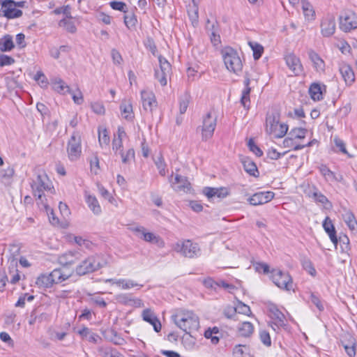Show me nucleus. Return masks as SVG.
I'll return each mask as SVG.
<instances>
[{
  "label": "nucleus",
  "instance_id": "obj_1",
  "mask_svg": "<svg viewBox=\"0 0 357 357\" xmlns=\"http://www.w3.org/2000/svg\"><path fill=\"white\" fill-rule=\"evenodd\" d=\"M172 318L176 326L187 334H190L199 328V319L192 310L178 309Z\"/></svg>",
  "mask_w": 357,
  "mask_h": 357
},
{
  "label": "nucleus",
  "instance_id": "obj_2",
  "mask_svg": "<svg viewBox=\"0 0 357 357\" xmlns=\"http://www.w3.org/2000/svg\"><path fill=\"white\" fill-rule=\"evenodd\" d=\"M280 113L276 109L268 111L266 116L265 131L266 134L273 135L275 138H282L287 133L289 126L284 123H280Z\"/></svg>",
  "mask_w": 357,
  "mask_h": 357
},
{
  "label": "nucleus",
  "instance_id": "obj_3",
  "mask_svg": "<svg viewBox=\"0 0 357 357\" xmlns=\"http://www.w3.org/2000/svg\"><path fill=\"white\" fill-rule=\"evenodd\" d=\"M221 55L226 68L236 75L243 70V61L238 52L231 47H225L221 50Z\"/></svg>",
  "mask_w": 357,
  "mask_h": 357
},
{
  "label": "nucleus",
  "instance_id": "obj_4",
  "mask_svg": "<svg viewBox=\"0 0 357 357\" xmlns=\"http://www.w3.org/2000/svg\"><path fill=\"white\" fill-rule=\"evenodd\" d=\"M172 249L177 253L188 258L198 257L201 255V249L197 243L191 240H181L174 243Z\"/></svg>",
  "mask_w": 357,
  "mask_h": 357
},
{
  "label": "nucleus",
  "instance_id": "obj_5",
  "mask_svg": "<svg viewBox=\"0 0 357 357\" xmlns=\"http://www.w3.org/2000/svg\"><path fill=\"white\" fill-rule=\"evenodd\" d=\"M66 151L68 158L71 162L77 161L82 155V139L79 133L73 132L67 143Z\"/></svg>",
  "mask_w": 357,
  "mask_h": 357
},
{
  "label": "nucleus",
  "instance_id": "obj_6",
  "mask_svg": "<svg viewBox=\"0 0 357 357\" xmlns=\"http://www.w3.org/2000/svg\"><path fill=\"white\" fill-rule=\"evenodd\" d=\"M217 125V116L212 112H208L204 117L202 121V139L207 141L212 138Z\"/></svg>",
  "mask_w": 357,
  "mask_h": 357
},
{
  "label": "nucleus",
  "instance_id": "obj_7",
  "mask_svg": "<svg viewBox=\"0 0 357 357\" xmlns=\"http://www.w3.org/2000/svg\"><path fill=\"white\" fill-rule=\"evenodd\" d=\"M271 279L273 283L280 289L289 291L293 289L291 277L287 272L276 269L271 271Z\"/></svg>",
  "mask_w": 357,
  "mask_h": 357
},
{
  "label": "nucleus",
  "instance_id": "obj_8",
  "mask_svg": "<svg viewBox=\"0 0 357 357\" xmlns=\"http://www.w3.org/2000/svg\"><path fill=\"white\" fill-rule=\"evenodd\" d=\"M100 268V261L95 256H90L82 261L81 263L77 266L75 272L78 275H84L93 273Z\"/></svg>",
  "mask_w": 357,
  "mask_h": 357
},
{
  "label": "nucleus",
  "instance_id": "obj_9",
  "mask_svg": "<svg viewBox=\"0 0 357 357\" xmlns=\"http://www.w3.org/2000/svg\"><path fill=\"white\" fill-rule=\"evenodd\" d=\"M160 68L155 70V78L158 79L161 86H166L167 77L171 74L172 66L169 61L162 56H158Z\"/></svg>",
  "mask_w": 357,
  "mask_h": 357
},
{
  "label": "nucleus",
  "instance_id": "obj_10",
  "mask_svg": "<svg viewBox=\"0 0 357 357\" xmlns=\"http://www.w3.org/2000/svg\"><path fill=\"white\" fill-rule=\"evenodd\" d=\"M0 16L8 19L18 18L22 15V11L15 6L14 0H0Z\"/></svg>",
  "mask_w": 357,
  "mask_h": 357
},
{
  "label": "nucleus",
  "instance_id": "obj_11",
  "mask_svg": "<svg viewBox=\"0 0 357 357\" xmlns=\"http://www.w3.org/2000/svg\"><path fill=\"white\" fill-rule=\"evenodd\" d=\"M340 29L344 32H350L357 29V15L351 11H347L340 17Z\"/></svg>",
  "mask_w": 357,
  "mask_h": 357
},
{
  "label": "nucleus",
  "instance_id": "obj_12",
  "mask_svg": "<svg viewBox=\"0 0 357 357\" xmlns=\"http://www.w3.org/2000/svg\"><path fill=\"white\" fill-rule=\"evenodd\" d=\"M284 60L287 66L295 76H299L303 73L304 68L301 60L294 53L285 55Z\"/></svg>",
  "mask_w": 357,
  "mask_h": 357
},
{
  "label": "nucleus",
  "instance_id": "obj_13",
  "mask_svg": "<svg viewBox=\"0 0 357 357\" xmlns=\"http://www.w3.org/2000/svg\"><path fill=\"white\" fill-rule=\"evenodd\" d=\"M34 197H37L40 201V204L44 206L46 211L48 213L50 210V207L43 202V197L44 195L43 190L47 188L46 184L43 179L41 175H38L36 179L31 184Z\"/></svg>",
  "mask_w": 357,
  "mask_h": 357
},
{
  "label": "nucleus",
  "instance_id": "obj_14",
  "mask_svg": "<svg viewBox=\"0 0 357 357\" xmlns=\"http://www.w3.org/2000/svg\"><path fill=\"white\" fill-rule=\"evenodd\" d=\"M335 19L333 15H328L324 17L321 22V33L324 37H330L335 31Z\"/></svg>",
  "mask_w": 357,
  "mask_h": 357
},
{
  "label": "nucleus",
  "instance_id": "obj_15",
  "mask_svg": "<svg viewBox=\"0 0 357 357\" xmlns=\"http://www.w3.org/2000/svg\"><path fill=\"white\" fill-rule=\"evenodd\" d=\"M131 230L146 242L155 244H159L160 242L163 243L159 236H156L153 233L146 231V229L142 226L132 227Z\"/></svg>",
  "mask_w": 357,
  "mask_h": 357
},
{
  "label": "nucleus",
  "instance_id": "obj_16",
  "mask_svg": "<svg viewBox=\"0 0 357 357\" xmlns=\"http://www.w3.org/2000/svg\"><path fill=\"white\" fill-rule=\"evenodd\" d=\"M274 198V193L271 191L255 193L248 199L250 204L253 206L261 205L271 202Z\"/></svg>",
  "mask_w": 357,
  "mask_h": 357
},
{
  "label": "nucleus",
  "instance_id": "obj_17",
  "mask_svg": "<svg viewBox=\"0 0 357 357\" xmlns=\"http://www.w3.org/2000/svg\"><path fill=\"white\" fill-rule=\"evenodd\" d=\"M203 193L207 197L208 200L212 202H214L215 199L220 200L228 195V191L226 188L206 187L203 189Z\"/></svg>",
  "mask_w": 357,
  "mask_h": 357
},
{
  "label": "nucleus",
  "instance_id": "obj_18",
  "mask_svg": "<svg viewBox=\"0 0 357 357\" xmlns=\"http://www.w3.org/2000/svg\"><path fill=\"white\" fill-rule=\"evenodd\" d=\"M172 187L177 192H188L191 188V184L185 176L176 174L174 180H170Z\"/></svg>",
  "mask_w": 357,
  "mask_h": 357
},
{
  "label": "nucleus",
  "instance_id": "obj_19",
  "mask_svg": "<svg viewBox=\"0 0 357 357\" xmlns=\"http://www.w3.org/2000/svg\"><path fill=\"white\" fill-rule=\"evenodd\" d=\"M141 98L143 108L146 111L151 112L156 107L157 102L154 93L152 91L143 90L141 92Z\"/></svg>",
  "mask_w": 357,
  "mask_h": 357
},
{
  "label": "nucleus",
  "instance_id": "obj_20",
  "mask_svg": "<svg viewBox=\"0 0 357 357\" xmlns=\"http://www.w3.org/2000/svg\"><path fill=\"white\" fill-rule=\"evenodd\" d=\"M307 195L316 203L321 204L324 205L326 208H328L327 205L330 207L331 206V203L329 202L328 198L322 194L315 185H312L310 188Z\"/></svg>",
  "mask_w": 357,
  "mask_h": 357
},
{
  "label": "nucleus",
  "instance_id": "obj_21",
  "mask_svg": "<svg viewBox=\"0 0 357 357\" xmlns=\"http://www.w3.org/2000/svg\"><path fill=\"white\" fill-rule=\"evenodd\" d=\"M250 82L251 81H250V77L248 75H246L245 77V79L243 81L244 89L242 91L241 100H240L241 105L247 110H248L250 107V92H251V87L250 86Z\"/></svg>",
  "mask_w": 357,
  "mask_h": 357
},
{
  "label": "nucleus",
  "instance_id": "obj_22",
  "mask_svg": "<svg viewBox=\"0 0 357 357\" xmlns=\"http://www.w3.org/2000/svg\"><path fill=\"white\" fill-rule=\"evenodd\" d=\"M142 317L144 321L149 323L153 327L155 332L161 330V323L155 313L151 309H145L142 311Z\"/></svg>",
  "mask_w": 357,
  "mask_h": 357
},
{
  "label": "nucleus",
  "instance_id": "obj_23",
  "mask_svg": "<svg viewBox=\"0 0 357 357\" xmlns=\"http://www.w3.org/2000/svg\"><path fill=\"white\" fill-rule=\"evenodd\" d=\"M340 73L347 86H351L355 82V74L352 68L346 63L340 67Z\"/></svg>",
  "mask_w": 357,
  "mask_h": 357
},
{
  "label": "nucleus",
  "instance_id": "obj_24",
  "mask_svg": "<svg viewBox=\"0 0 357 357\" xmlns=\"http://www.w3.org/2000/svg\"><path fill=\"white\" fill-rule=\"evenodd\" d=\"M72 274V272L67 271L65 268H56L50 273V277L53 284H59L68 280Z\"/></svg>",
  "mask_w": 357,
  "mask_h": 357
},
{
  "label": "nucleus",
  "instance_id": "obj_25",
  "mask_svg": "<svg viewBox=\"0 0 357 357\" xmlns=\"http://www.w3.org/2000/svg\"><path fill=\"white\" fill-rule=\"evenodd\" d=\"M116 300L119 303L135 307H141L144 305L142 301L139 298H132L130 295L126 294H121L117 296Z\"/></svg>",
  "mask_w": 357,
  "mask_h": 357
},
{
  "label": "nucleus",
  "instance_id": "obj_26",
  "mask_svg": "<svg viewBox=\"0 0 357 357\" xmlns=\"http://www.w3.org/2000/svg\"><path fill=\"white\" fill-rule=\"evenodd\" d=\"M79 258L78 252L70 251L60 255L58 258V261L61 266H66L75 264Z\"/></svg>",
  "mask_w": 357,
  "mask_h": 357
},
{
  "label": "nucleus",
  "instance_id": "obj_27",
  "mask_svg": "<svg viewBox=\"0 0 357 357\" xmlns=\"http://www.w3.org/2000/svg\"><path fill=\"white\" fill-rule=\"evenodd\" d=\"M85 202L88 205V207L95 215H100L102 212L100 205L97 198L85 192L84 193Z\"/></svg>",
  "mask_w": 357,
  "mask_h": 357
},
{
  "label": "nucleus",
  "instance_id": "obj_28",
  "mask_svg": "<svg viewBox=\"0 0 357 357\" xmlns=\"http://www.w3.org/2000/svg\"><path fill=\"white\" fill-rule=\"evenodd\" d=\"M323 227L325 231L329 236L331 241L335 245H337V238L336 236V231L335 227L332 222V220L329 217H326L323 222Z\"/></svg>",
  "mask_w": 357,
  "mask_h": 357
},
{
  "label": "nucleus",
  "instance_id": "obj_29",
  "mask_svg": "<svg viewBox=\"0 0 357 357\" xmlns=\"http://www.w3.org/2000/svg\"><path fill=\"white\" fill-rule=\"evenodd\" d=\"M309 58L317 72L324 73L325 62L317 53L314 51L309 52Z\"/></svg>",
  "mask_w": 357,
  "mask_h": 357
},
{
  "label": "nucleus",
  "instance_id": "obj_30",
  "mask_svg": "<svg viewBox=\"0 0 357 357\" xmlns=\"http://www.w3.org/2000/svg\"><path fill=\"white\" fill-rule=\"evenodd\" d=\"M321 174L325 178L327 181H337L340 182L343 179L341 174L337 176L332 172L326 165H322L319 167Z\"/></svg>",
  "mask_w": 357,
  "mask_h": 357
},
{
  "label": "nucleus",
  "instance_id": "obj_31",
  "mask_svg": "<svg viewBox=\"0 0 357 357\" xmlns=\"http://www.w3.org/2000/svg\"><path fill=\"white\" fill-rule=\"evenodd\" d=\"M77 333L81 336L82 339H86L90 342L98 343L101 337L96 333H93L87 327H83L78 330Z\"/></svg>",
  "mask_w": 357,
  "mask_h": 357
},
{
  "label": "nucleus",
  "instance_id": "obj_32",
  "mask_svg": "<svg viewBox=\"0 0 357 357\" xmlns=\"http://www.w3.org/2000/svg\"><path fill=\"white\" fill-rule=\"evenodd\" d=\"M237 328L239 335L242 337H249L254 332V326L249 321H243L239 324Z\"/></svg>",
  "mask_w": 357,
  "mask_h": 357
},
{
  "label": "nucleus",
  "instance_id": "obj_33",
  "mask_svg": "<svg viewBox=\"0 0 357 357\" xmlns=\"http://www.w3.org/2000/svg\"><path fill=\"white\" fill-rule=\"evenodd\" d=\"M309 93L314 100H320L323 98L322 86L318 83H312L310 85Z\"/></svg>",
  "mask_w": 357,
  "mask_h": 357
},
{
  "label": "nucleus",
  "instance_id": "obj_34",
  "mask_svg": "<svg viewBox=\"0 0 357 357\" xmlns=\"http://www.w3.org/2000/svg\"><path fill=\"white\" fill-rule=\"evenodd\" d=\"M191 100V96L189 92L185 91L178 99L179 113L183 114L186 112Z\"/></svg>",
  "mask_w": 357,
  "mask_h": 357
},
{
  "label": "nucleus",
  "instance_id": "obj_35",
  "mask_svg": "<svg viewBox=\"0 0 357 357\" xmlns=\"http://www.w3.org/2000/svg\"><path fill=\"white\" fill-rule=\"evenodd\" d=\"M36 284L38 287L41 288H50L54 284L52 281V278L50 277V273L41 274L39 275L36 279Z\"/></svg>",
  "mask_w": 357,
  "mask_h": 357
},
{
  "label": "nucleus",
  "instance_id": "obj_36",
  "mask_svg": "<svg viewBox=\"0 0 357 357\" xmlns=\"http://www.w3.org/2000/svg\"><path fill=\"white\" fill-rule=\"evenodd\" d=\"M14 43L13 41V37L10 35H6L0 40V50L2 52H9L14 48Z\"/></svg>",
  "mask_w": 357,
  "mask_h": 357
},
{
  "label": "nucleus",
  "instance_id": "obj_37",
  "mask_svg": "<svg viewBox=\"0 0 357 357\" xmlns=\"http://www.w3.org/2000/svg\"><path fill=\"white\" fill-rule=\"evenodd\" d=\"M243 165L245 171L248 173L250 176L257 177L259 175V171L255 163L250 159H246L243 161Z\"/></svg>",
  "mask_w": 357,
  "mask_h": 357
},
{
  "label": "nucleus",
  "instance_id": "obj_38",
  "mask_svg": "<svg viewBox=\"0 0 357 357\" xmlns=\"http://www.w3.org/2000/svg\"><path fill=\"white\" fill-rule=\"evenodd\" d=\"M188 14L194 26L198 24L199 6L189 4L188 6Z\"/></svg>",
  "mask_w": 357,
  "mask_h": 357
},
{
  "label": "nucleus",
  "instance_id": "obj_39",
  "mask_svg": "<svg viewBox=\"0 0 357 357\" xmlns=\"http://www.w3.org/2000/svg\"><path fill=\"white\" fill-rule=\"evenodd\" d=\"M302 9L303 14L308 20L314 18L315 12L311 3L307 0L301 1Z\"/></svg>",
  "mask_w": 357,
  "mask_h": 357
},
{
  "label": "nucleus",
  "instance_id": "obj_40",
  "mask_svg": "<svg viewBox=\"0 0 357 357\" xmlns=\"http://www.w3.org/2000/svg\"><path fill=\"white\" fill-rule=\"evenodd\" d=\"M342 344L349 357H355L356 354V344L353 338L351 337V340L347 342L342 341Z\"/></svg>",
  "mask_w": 357,
  "mask_h": 357
},
{
  "label": "nucleus",
  "instance_id": "obj_41",
  "mask_svg": "<svg viewBox=\"0 0 357 357\" xmlns=\"http://www.w3.org/2000/svg\"><path fill=\"white\" fill-rule=\"evenodd\" d=\"M120 110L123 118L128 121H132L134 118L132 114V106L130 103H121Z\"/></svg>",
  "mask_w": 357,
  "mask_h": 357
},
{
  "label": "nucleus",
  "instance_id": "obj_42",
  "mask_svg": "<svg viewBox=\"0 0 357 357\" xmlns=\"http://www.w3.org/2000/svg\"><path fill=\"white\" fill-rule=\"evenodd\" d=\"M248 45L253 52L254 59L255 60L259 59L264 53V47L259 43H258L257 42H252V41H250L248 43Z\"/></svg>",
  "mask_w": 357,
  "mask_h": 357
},
{
  "label": "nucleus",
  "instance_id": "obj_43",
  "mask_svg": "<svg viewBox=\"0 0 357 357\" xmlns=\"http://www.w3.org/2000/svg\"><path fill=\"white\" fill-rule=\"evenodd\" d=\"M98 142L102 148L109 145L110 138L106 128H98Z\"/></svg>",
  "mask_w": 357,
  "mask_h": 357
},
{
  "label": "nucleus",
  "instance_id": "obj_44",
  "mask_svg": "<svg viewBox=\"0 0 357 357\" xmlns=\"http://www.w3.org/2000/svg\"><path fill=\"white\" fill-rule=\"evenodd\" d=\"M117 283H119L118 287L122 289H129L136 287L142 288L143 287V284H139L132 280H127L123 278L119 279V282H117Z\"/></svg>",
  "mask_w": 357,
  "mask_h": 357
},
{
  "label": "nucleus",
  "instance_id": "obj_45",
  "mask_svg": "<svg viewBox=\"0 0 357 357\" xmlns=\"http://www.w3.org/2000/svg\"><path fill=\"white\" fill-rule=\"evenodd\" d=\"M71 19L72 18L62 19L60 20L59 24L60 26L63 27L68 32L73 33L77 31V29Z\"/></svg>",
  "mask_w": 357,
  "mask_h": 357
},
{
  "label": "nucleus",
  "instance_id": "obj_46",
  "mask_svg": "<svg viewBox=\"0 0 357 357\" xmlns=\"http://www.w3.org/2000/svg\"><path fill=\"white\" fill-rule=\"evenodd\" d=\"M54 89L60 93H71V89L62 79H59L54 83Z\"/></svg>",
  "mask_w": 357,
  "mask_h": 357
},
{
  "label": "nucleus",
  "instance_id": "obj_47",
  "mask_svg": "<svg viewBox=\"0 0 357 357\" xmlns=\"http://www.w3.org/2000/svg\"><path fill=\"white\" fill-rule=\"evenodd\" d=\"M307 132V130L302 128H294L289 132V135H290L294 139H304Z\"/></svg>",
  "mask_w": 357,
  "mask_h": 357
},
{
  "label": "nucleus",
  "instance_id": "obj_48",
  "mask_svg": "<svg viewBox=\"0 0 357 357\" xmlns=\"http://www.w3.org/2000/svg\"><path fill=\"white\" fill-rule=\"evenodd\" d=\"M15 170L13 167L8 166L5 169H0V180L1 181H6L10 180L14 175Z\"/></svg>",
  "mask_w": 357,
  "mask_h": 357
},
{
  "label": "nucleus",
  "instance_id": "obj_49",
  "mask_svg": "<svg viewBox=\"0 0 357 357\" xmlns=\"http://www.w3.org/2000/svg\"><path fill=\"white\" fill-rule=\"evenodd\" d=\"M123 19L125 25L129 29L135 27L137 22V17L134 13L126 14Z\"/></svg>",
  "mask_w": 357,
  "mask_h": 357
},
{
  "label": "nucleus",
  "instance_id": "obj_50",
  "mask_svg": "<svg viewBox=\"0 0 357 357\" xmlns=\"http://www.w3.org/2000/svg\"><path fill=\"white\" fill-rule=\"evenodd\" d=\"M334 143L335 147L338 149L335 150V152H341L342 153L347 155L349 157H351V155L347 151L345 143L343 142L342 139H340L337 137H335L334 138Z\"/></svg>",
  "mask_w": 357,
  "mask_h": 357
},
{
  "label": "nucleus",
  "instance_id": "obj_51",
  "mask_svg": "<svg viewBox=\"0 0 357 357\" xmlns=\"http://www.w3.org/2000/svg\"><path fill=\"white\" fill-rule=\"evenodd\" d=\"M303 268L311 275L315 276L317 274L312 262L309 259H305L302 261Z\"/></svg>",
  "mask_w": 357,
  "mask_h": 357
},
{
  "label": "nucleus",
  "instance_id": "obj_52",
  "mask_svg": "<svg viewBox=\"0 0 357 357\" xmlns=\"http://www.w3.org/2000/svg\"><path fill=\"white\" fill-rule=\"evenodd\" d=\"M110 7L115 10H119L124 13H128V6L123 1H111L109 2Z\"/></svg>",
  "mask_w": 357,
  "mask_h": 357
},
{
  "label": "nucleus",
  "instance_id": "obj_53",
  "mask_svg": "<svg viewBox=\"0 0 357 357\" xmlns=\"http://www.w3.org/2000/svg\"><path fill=\"white\" fill-rule=\"evenodd\" d=\"M155 164L158 169L160 175L164 176L166 174V164L162 155H160L155 160Z\"/></svg>",
  "mask_w": 357,
  "mask_h": 357
},
{
  "label": "nucleus",
  "instance_id": "obj_54",
  "mask_svg": "<svg viewBox=\"0 0 357 357\" xmlns=\"http://www.w3.org/2000/svg\"><path fill=\"white\" fill-rule=\"evenodd\" d=\"M98 188L99 193L103 198L107 199L112 204H116L115 199L112 196V195L109 192V191L107 189H105L101 185H98Z\"/></svg>",
  "mask_w": 357,
  "mask_h": 357
},
{
  "label": "nucleus",
  "instance_id": "obj_55",
  "mask_svg": "<svg viewBox=\"0 0 357 357\" xmlns=\"http://www.w3.org/2000/svg\"><path fill=\"white\" fill-rule=\"evenodd\" d=\"M337 243L340 245L342 252L347 253L349 251V240L347 236H340L337 239Z\"/></svg>",
  "mask_w": 357,
  "mask_h": 357
},
{
  "label": "nucleus",
  "instance_id": "obj_56",
  "mask_svg": "<svg viewBox=\"0 0 357 357\" xmlns=\"http://www.w3.org/2000/svg\"><path fill=\"white\" fill-rule=\"evenodd\" d=\"M119 154L121 155L122 162L124 164L130 162L131 159L135 158V151L133 149H129L126 153L122 151Z\"/></svg>",
  "mask_w": 357,
  "mask_h": 357
},
{
  "label": "nucleus",
  "instance_id": "obj_57",
  "mask_svg": "<svg viewBox=\"0 0 357 357\" xmlns=\"http://www.w3.org/2000/svg\"><path fill=\"white\" fill-rule=\"evenodd\" d=\"M71 10V6L69 5H66L56 8L54 12L56 14H63L66 16V18H72Z\"/></svg>",
  "mask_w": 357,
  "mask_h": 357
},
{
  "label": "nucleus",
  "instance_id": "obj_58",
  "mask_svg": "<svg viewBox=\"0 0 357 357\" xmlns=\"http://www.w3.org/2000/svg\"><path fill=\"white\" fill-rule=\"evenodd\" d=\"M248 146L250 151L255 153L257 157H261L263 155V151L255 143L252 139H250L248 142Z\"/></svg>",
  "mask_w": 357,
  "mask_h": 357
},
{
  "label": "nucleus",
  "instance_id": "obj_59",
  "mask_svg": "<svg viewBox=\"0 0 357 357\" xmlns=\"http://www.w3.org/2000/svg\"><path fill=\"white\" fill-rule=\"evenodd\" d=\"M310 300L312 302V303H313L320 312L324 311V304L321 301L320 298L317 295H316L314 293H311Z\"/></svg>",
  "mask_w": 357,
  "mask_h": 357
},
{
  "label": "nucleus",
  "instance_id": "obj_60",
  "mask_svg": "<svg viewBox=\"0 0 357 357\" xmlns=\"http://www.w3.org/2000/svg\"><path fill=\"white\" fill-rule=\"evenodd\" d=\"M345 222L350 229L354 230L357 228V221L353 213H348L346 214Z\"/></svg>",
  "mask_w": 357,
  "mask_h": 357
},
{
  "label": "nucleus",
  "instance_id": "obj_61",
  "mask_svg": "<svg viewBox=\"0 0 357 357\" xmlns=\"http://www.w3.org/2000/svg\"><path fill=\"white\" fill-rule=\"evenodd\" d=\"M237 311L238 312V313L243 314L248 316H250V314H251L250 307L243 303H239L238 306L234 309L233 312L234 313L236 312Z\"/></svg>",
  "mask_w": 357,
  "mask_h": 357
},
{
  "label": "nucleus",
  "instance_id": "obj_62",
  "mask_svg": "<svg viewBox=\"0 0 357 357\" xmlns=\"http://www.w3.org/2000/svg\"><path fill=\"white\" fill-rule=\"evenodd\" d=\"M259 338L261 342L266 347L271 345V340L269 333L266 331H261L259 332Z\"/></svg>",
  "mask_w": 357,
  "mask_h": 357
},
{
  "label": "nucleus",
  "instance_id": "obj_63",
  "mask_svg": "<svg viewBox=\"0 0 357 357\" xmlns=\"http://www.w3.org/2000/svg\"><path fill=\"white\" fill-rule=\"evenodd\" d=\"M112 149L115 154H117L118 152L119 153L123 151V141L120 139H116V135H114L112 140Z\"/></svg>",
  "mask_w": 357,
  "mask_h": 357
},
{
  "label": "nucleus",
  "instance_id": "obj_64",
  "mask_svg": "<svg viewBox=\"0 0 357 357\" xmlns=\"http://www.w3.org/2000/svg\"><path fill=\"white\" fill-rule=\"evenodd\" d=\"M69 93L71 94L72 98L75 104H82V102H84V98L79 89H77L76 92L71 90V93Z\"/></svg>",
  "mask_w": 357,
  "mask_h": 357
}]
</instances>
